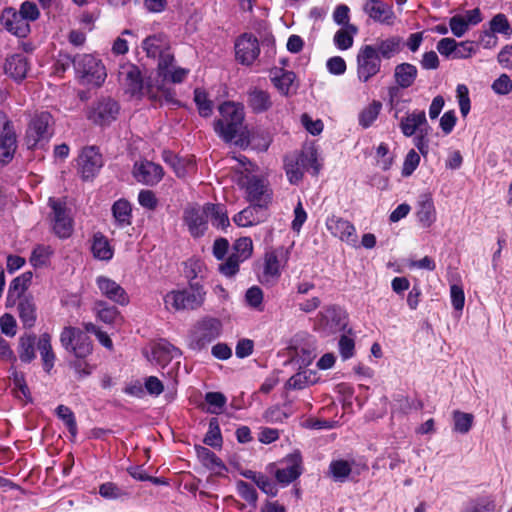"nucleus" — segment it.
<instances>
[{
  "label": "nucleus",
  "instance_id": "nucleus-1",
  "mask_svg": "<svg viewBox=\"0 0 512 512\" xmlns=\"http://www.w3.org/2000/svg\"><path fill=\"white\" fill-rule=\"evenodd\" d=\"M206 296L203 283L190 284L186 288L168 291L163 296L164 308L173 313L194 311L204 305Z\"/></svg>",
  "mask_w": 512,
  "mask_h": 512
},
{
  "label": "nucleus",
  "instance_id": "nucleus-2",
  "mask_svg": "<svg viewBox=\"0 0 512 512\" xmlns=\"http://www.w3.org/2000/svg\"><path fill=\"white\" fill-rule=\"evenodd\" d=\"M221 119L215 123V131L226 141L230 142L240 132L244 120V109L241 104L224 102L219 107Z\"/></svg>",
  "mask_w": 512,
  "mask_h": 512
},
{
  "label": "nucleus",
  "instance_id": "nucleus-3",
  "mask_svg": "<svg viewBox=\"0 0 512 512\" xmlns=\"http://www.w3.org/2000/svg\"><path fill=\"white\" fill-rule=\"evenodd\" d=\"M284 169L288 181L291 184H298L304 175V172L313 169L316 175L320 170L317 161V151L313 148H307L300 153L287 155L284 160Z\"/></svg>",
  "mask_w": 512,
  "mask_h": 512
},
{
  "label": "nucleus",
  "instance_id": "nucleus-4",
  "mask_svg": "<svg viewBox=\"0 0 512 512\" xmlns=\"http://www.w3.org/2000/svg\"><path fill=\"white\" fill-rule=\"evenodd\" d=\"M77 77L82 84L101 86L107 72L104 64L91 54H78L72 59Z\"/></svg>",
  "mask_w": 512,
  "mask_h": 512
},
{
  "label": "nucleus",
  "instance_id": "nucleus-5",
  "mask_svg": "<svg viewBox=\"0 0 512 512\" xmlns=\"http://www.w3.org/2000/svg\"><path fill=\"white\" fill-rule=\"evenodd\" d=\"M53 117L48 111L35 112L26 129L24 141L28 149H33L52 136Z\"/></svg>",
  "mask_w": 512,
  "mask_h": 512
},
{
  "label": "nucleus",
  "instance_id": "nucleus-6",
  "mask_svg": "<svg viewBox=\"0 0 512 512\" xmlns=\"http://www.w3.org/2000/svg\"><path fill=\"white\" fill-rule=\"evenodd\" d=\"M60 343L76 359H85L93 352V343L90 337L76 327H64L60 334Z\"/></svg>",
  "mask_w": 512,
  "mask_h": 512
},
{
  "label": "nucleus",
  "instance_id": "nucleus-7",
  "mask_svg": "<svg viewBox=\"0 0 512 512\" xmlns=\"http://www.w3.org/2000/svg\"><path fill=\"white\" fill-rule=\"evenodd\" d=\"M222 331V324L216 318L206 317L198 321L188 336L190 349L199 351L217 339Z\"/></svg>",
  "mask_w": 512,
  "mask_h": 512
},
{
  "label": "nucleus",
  "instance_id": "nucleus-8",
  "mask_svg": "<svg viewBox=\"0 0 512 512\" xmlns=\"http://www.w3.org/2000/svg\"><path fill=\"white\" fill-rule=\"evenodd\" d=\"M382 60L377 56L373 45H362L356 55V75L360 83H367L380 73Z\"/></svg>",
  "mask_w": 512,
  "mask_h": 512
},
{
  "label": "nucleus",
  "instance_id": "nucleus-9",
  "mask_svg": "<svg viewBox=\"0 0 512 512\" xmlns=\"http://www.w3.org/2000/svg\"><path fill=\"white\" fill-rule=\"evenodd\" d=\"M287 261L288 253L282 247L266 251L261 264L260 282L264 284L276 283Z\"/></svg>",
  "mask_w": 512,
  "mask_h": 512
},
{
  "label": "nucleus",
  "instance_id": "nucleus-10",
  "mask_svg": "<svg viewBox=\"0 0 512 512\" xmlns=\"http://www.w3.org/2000/svg\"><path fill=\"white\" fill-rule=\"evenodd\" d=\"M325 226L327 231L335 238L351 247H358V235L356 228L349 220L332 214L326 218Z\"/></svg>",
  "mask_w": 512,
  "mask_h": 512
},
{
  "label": "nucleus",
  "instance_id": "nucleus-11",
  "mask_svg": "<svg viewBox=\"0 0 512 512\" xmlns=\"http://www.w3.org/2000/svg\"><path fill=\"white\" fill-rule=\"evenodd\" d=\"M235 58L245 66H251L260 55V45L252 33H243L235 41Z\"/></svg>",
  "mask_w": 512,
  "mask_h": 512
},
{
  "label": "nucleus",
  "instance_id": "nucleus-12",
  "mask_svg": "<svg viewBox=\"0 0 512 512\" xmlns=\"http://www.w3.org/2000/svg\"><path fill=\"white\" fill-rule=\"evenodd\" d=\"M247 200L258 207L267 208L272 201V190L268 183L261 178L252 176L245 183Z\"/></svg>",
  "mask_w": 512,
  "mask_h": 512
},
{
  "label": "nucleus",
  "instance_id": "nucleus-13",
  "mask_svg": "<svg viewBox=\"0 0 512 512\" xmlns=\"http://www.w3.org/2000/svg\"><path fill=\"white\" fill-rule=\"evenodd\" d=\"M362 10L370 20L381 25L392 26L396 21L393 6L382 0H365Z\"/></svg>",
  "mask_w": 512,
  "mask_h": 512
},
{
  "label": "nucleus",
  "instance_id": "nucleus-14",
  "mask_svg": "<svg viewBox=\"0 0 512 512\" xmlns=\"http://www.w3.org/2000/svg\"><path fill=\"white\" fill-rule=\"evenodd\" d=\"M49 205L52 209V229L61 239L69 238L73 233V220L65 206L53 199H49Z\"/></svg>",
  "mask_w": 512,
  "mask_h": 512
},
{
  "label": "nucleus",
  "instance_id": "nucleus-15",
  "mask_svg": "<svg viewBox=\"0 0 512 512\" xmlns=\"http://www.w3.org/2000/svg\"><path fill=\"white\" fill-rule=\"evenodd\" d=\"M281 468H278L274 476L277 482L282 486H288L290 483L299 478L303 472L302 457L299 452L287 455L281 461Z\"/></svg>",
  "mask_w": 512,
  "mask_h": 512
},
{
  "label": "nucleus",
  "instance_id": "nucleus-16",
  "mask_svg": "<svg viewBox=\"0 0 512 512\" xmlns=\"http://www.w3.org/2000/svg\"><path fill=\"white\" fill-rule=\"evenodd\" d=\"M183 220L190 234L197 238L207 230L206 204L203 207L189 206L184 210Z\"/></svg>",
  "mask_w": 512,
  "mask_h": 512
},
{
  "label": "nucleus",
  "instance_id": "nucleus-17",
  "mask_svg": "<svg viewBox=\"0 0 512 512\" xmlns=\"http://www.w3.org/2000/svg\"><path fill=\"white\" fill-rule=\"evenodd\" d=\"M133 176L139 183L154 186L162 180L164 171L159 164L142 160L134 164Z\"/></svg>",
  "mask_w": 512,
  "mask_h": 512
},
{
  "label": "nucleus",
  "instance_id": "nucleus-18",
  "mask_svg": "<svg viewBox=\"0 0 512 512\" xmlns=\"http://www.w3.org/2000/svg\"><path fill=\"white\" fill-rule=\"evenodd\" d=\"M118 113V103L111 98H103L92 107L88 117L96 124L106 125L114 121Z\"/></svg>",
  "mask_w": 512,
  "mask_h": 512
},
{
  "label": "nucleus",
  "instance_id": "nucleus-19",
  "mask_svg": "<svg viewBox=\"0 0 512 512\" xmlns=\"http://www.w3.org/2000/svg\"><path fill=\"white\" fill-rule=\"evenodd\" d=\"M103 165L102 155L94 146L86 147L79 156V166L83 178L89 179L99 172Z\"/></svg>",
  "mask_w": 512,
  "mask_h": 512
},
{
  "label": "nucleus",
  "instance_id": "nucleus-20",
  "mask_svg": "<svg viewBox=\"0 0 512 512\" xmlns=\"http://www.w3.org/2000/svg\"><path fill=\"white\" fill-rule=\"evenodd\" d=\"M96 285L101 294L109 300L122 306L129 303L126 291L116 281L106 276H98L96 278Z\"/></svg>",
  "mask_w": 512,
  "mask_h": 512
},
{
  "label": "nucleus",
  "instance_id": "nucleus-21",
  "mask_svg": "<svg viewBox=\"0 0 512 512\" xmlns=\"http://www.w3.org/2000/svg\"><path fill=\"white\" fill-rule=\"evenodd\" d=\"M399 127L406 137H412L423 130H430L426 113L423 110H414L408 113L401 119Z\"/></svg>",
  "mask_w": 512,
  "mask_h": 512
},
{
  "label": "nucleus",
  "instance_id": "nucleus-22",
  "mask_svg": "<svg viewBox=\"0 0 512 512\" xmlns=\"http://www.w3.org/2000/svg\"><path fill=\"white\" fill-rule=\"evenodd\" d=\"M119 81L124 86L126 93L134 96L139 94L143 88V80L140 70L133 64L121 66L119 70Z\"/></svg>",
  "mask_w": 512,
  "mask_h": 512
},
{
  "label": "nucleus",
  "instance_id": "nucleus-23",
  "mask_svg": "<svg viewBox=\"0 0 512 512\" xmlns=\"http://www.w3.org/2000/svg\"><path fill=\"white\" fill-rule=\"evenodd\" d=\"M372 45L381 60H390L401 52L404 42L400 36L392 35L387 38L377 39L375 44Z\"/></svg>",
  "mask_w": 512,
  "mask_h": 512
},
{
  "label": "nucleus",
  "instance_id": "nucleus-24",
  "mask_svg": "<svg viewBox=\"0 0 512 512\" xmlns=\"http://www.w3.org/2000/svg\"><path fill=\"white\" fill-rule=\"evenodd\" d=\"M18 141L15 127L11 121L2 125V165L9 163L17 150Z\"/></svg>",
  "mask_w": 512,
  "mask_h": 512
},
{
  "label": "nucleus",
  "instance_id": "nucleus-25",
  "mask_svg": "<svg viewBox=\"0 0 512 512\" xmlns=\"http://www.w3.org/2000/svg\"><path fill=\"white\" fill-rule=\"evenodd\" d=\"M2 18H5V28L11 34L24 38L30 33V24L13 8H6Z\"/></svg>",
  "mask_w": 512,
  "mask_h": 512
},
{
  "label": "nucleus",
  "instance_id": "nucleus-26",
  "mask_svg": "<svg viewBox=\"0 0 512 512\" xmlns=\"http://www.w3.org/2000/svg\"><path fill=\"white\" fill-rule=\"evenodd\" d=\"M183 275L188 281V285L202 283L207 276V267L205 263L197 258H190L183 263Z\"/></svg>",
  "mask_w": 512,
  "mask_h": 512
},
{
  "label": "nucleus",
  "instance_id": "nucleus-27",
  "mask_svg": "<svg viewBox=\"0 0 512 512\" xmlns=\"http://www.w3.org/2000/svg\"><path fill=\"white\" fill-rule=\"evenodd\" d=\"M418 75L415 65L410 63H401L394 68V80L398 88L406 89L411 87Z\"/></svg>",
  "mask_w": 512,
  "mask_h": 512
},
{
  "label": "nucleus",
  "instance_id": "nucleus-28",
  "mask_svg": "<svg viewBox=\"0 0 512 512\" xmlns=\"http://www.w3.org/2000/svg\"><path fill=\"white\" fill-rule=\"evenodd\" d=\"M417 219L420 224L428 228L436 221V210L431 196L423 195L417 204Z\"/></svg>",
  "mask_w": 512,
  "mask_h": 512
},
{
  "label": "nucleus",
  "instance_id": "nucleus-29",
  "mask_svg": "<svg viewBox=\"0 0 512 512\" xmlns=\"http://www.w3.org/2000/svg\"><path fill=\"white\" fill-rule=\"evenodd\" d=\"M496 500L491 495H481L467 500L460 512H496Z\"/></svg>",
  "mask_w": 512,
  "mask_h": 512
},
{
  "label": "nucleus",
  "instance_id": "nucleus-30",
  "mask_svg": "<svg viewBox=\"0 0 512 512\" xmlns=\"http://www.w3.org/2000/svg\"><path fill=\"white\" fill-rule=\"evenodd\" d=\"M180 355V350L165 340L159 341L152 349V359L161 366H165Z\"/></svg>",
  "mask_w": 512,
  "mask_h": 512
},
{
  "label": "nucleus",
  "instance_id": "nucleus-31",
  "mask_svg": "<svg viewBox=\"0 0 512 512\" xmlns=\"http://www.w3.org/2000/svg\"><path fill=\"white\" fill-rule=\"evenodd\" d=\"M270 78L273 85L282 95H288L294 84L296 75L292 71L275 67L270 70Z\"/></svg>",
  "mask_w": 512,
  "mask_h": 512
},
{
  "label": "nucleus",
  "instance_id": "nucleus-32",
  "mask_svg": "<svg viewBox=\"0 0 512 512\" xmlns=\"http://www.w3.org/2000/svg\"><path fill=\"white\" fill-rule=\"evenodd\" d=\"M32 280V273L31 272H25L21 274L20 276L16 277L10 284L7 299H6V306H13L17 300L22 299L21 296L26 291L29 283Z\"/></svg>",
  "mask_w": 512,
  "mask_h": 512
},
{
  "label": "nucleus",
  "instance_id": "nucleus-33",
  "mask_svg": "<svg viewBox=\"0 0 512 512\" xmlns=\"http://www.w3.org/2000/svg\"><path fill=\"white\" fill-rule=\"evenodd\" d=\"M261 209L262 207H258L252 204L238 212L233 217V221L239 227H250L257 225L263 220Z\"/></svg>",
  "mask_w": 512,
  "mask_h": 512
},
{
  "label": "nucleus",
  "instance_id": "nucleus-34",
  "mask_svg": "<svg viewBox=\"0 0 512 512\" xmlns=\"http://www.w3.org/2000/svg\"><path fill=\"white\" fill-rule=\"evenodd\" d=\"M37 349L40 353L43 368L46 372H50L54 367L56 355L51 344V336L48 333L40 335L37 342Z\"/></svg>",
  "mask_w": 512,
  "mask_h": 512
},
{
  "label": "nucleus",
  "instance_id": "nucleus-35",
  "mask_svg": "<svg viewBox=\"0 0 512 512\" xmlns=\"http://www.w3.org/2000/svg\"><path fill=\"white\" fill-rule=\"evenodd\" d=\"M247 103L255 113L265 112L272 106L270 94L258 88L251 89L248 92Z\"/></svg>",
  "mask_w": 512,
  "mask_h": 512
},
{
  "label": "nucleus",
  "instance_id": "nucleus-36",
  "mask_svg": "<svg viewBox=\"0 0 512 512\" xmlns=\"http://www.w3.org/2000/svg\"><path fill=\"white\" fill-rule=\"evenodd\" d=\"M142 48L148 57L157 58V56L169 48V42L165 35L154 34L143 40Z\"/></svg>",
  "mask_w": 512,
  "mask_h": 512
},
{
  "label": "nucleus",
  "instance_id": "nucleus-37",
  "mask_svg": "<svg viewBox=\"0 0 512 512\" xmlns=\"http://www.w3.org/2000/svg\"><path fill=\"white\" fill-rule=\"evenodd\" d=\"M94 311L97 319L108 325H118L122 322V316L115 306L104 301L95 303Z\"/></svg>",
  "mask_w": 512,
  "mask_h": 512
},
{
  "label": "nucleus",
  "instance_id": "nucleus-38",
  "mask_svg": "<svg viewBox=\"0 0 512 512\" xmlns=\"http://www.w3.org/2000/svg\"><path fill=\"white\" fill-rule=\"evenodd\" d=\"M28 69L26 57L22 54H15L7 58L5 73L15 80L25 78Z\"/></svg>",
  "mask_w": 512,
  "mask_h": 512
},
{
  "label": "nucleus",
  "instance_id": "nucleus-39",
  "mask_svg": "<svg viewBox=\"0 0 512 512\" xmlns=\"http://www.w3.org/2000/svg\"><path fill=\"white\" fill-rule=\"evenodd\" d=\"M353 461L336 459L329 464L328 474L334 482L344 483L349 479L352 472Z\"/></svg>",
  "mask_w": 512,
  "mask_h": 512
},
{
  "label": "nucleus",
  "instance_id": "nucleus-40",
  "mask_svg": "<svg viewBox=\"0 0 512 512\" xmlns=\"http://www.w3.org/2000/svg\"><path fill=\"white\" fill-rule=\"evenodd\" d=\"M91 251L96 259L108 261L113 257V248L108 239L101 233L93 235Z\"/></svg>",
  "mask_w": 512,
  "mask_h": 512
},
{
  "label": "nucleus",
  "instance_id": "nucleus-41",
  "mask_svg": "<svg viewBox=\"0 0 512 512\" xmlns=\"http://www.w3.org/2000/svg\"><path fill=\"white\" fill-rule=\"evenodd\" d=\"M358 34L356 25H347L336 31L333 42L339 50H348L353 46L354 37Z\"/></svg>",
  "mask_w": 512,
  "mask_h": 512
},
{
  "label": "nucleus",
  "instance_id": "nucleus-42",
  "mask_svg": "<svg viewBox=\"0 0 512 512\" xmlns=\"http://www.w3.org/2000/svg\"><path fill=\"white\" fill-rule=\"evenodd\" d=\"M10 385L15 396L28 403L32 401L30 390L25 382L24 375L16 370H13L9 376Z\"/></svg>",
  "mask_w": 512,
  "mask_h": 512
},
{
  "label": "nucleus",
  "instance_id": "nucleus-43",
  "mask_svg": "<svg viewBox=\"0 0 512 512\" xmlns=\"http://www.w3.org/2000/svg\"><path fill=\"white\" fill-rule=\"evenodd\" d=\"M112 213L118 226L125 227L131 224L132 208L127 200H117L112 206Z\"/></svg>",
  "mask_w": 512,
  "mask_h": 512
},
{
  "label": "nucleus",
  "instance_id": "nucleus-44",
  "mask_svg": "<svg viewBox=\"0 0 512 512\" xmlns=\"http://www.w3.org/2000/svg\"><path fill=\"white\" fill-rule=\"evenodd\" d=\"M206 212L207 218L211 220L213 226L222 229L229 226V218L222 205L207 203Z\"/></svg>",
  "mask_w": 512,
  "mask_h": 512
},
{
  "label": "nucleus",
  "instance_id": "nucleus-45",
  "mask_svg": "<svg viewBox=\"0 0 512 512\" xmlns=\"http://www.w3.org/2000/svg\"><path fill=\"white\" fill-rule=\"evenodd\" d=\"M19 317L25 327H32L36 320L35 304L29 298H22L18 303Z\"/></svg>",
  "mask_w": 512,
  "mask_h": 512
},
{
  "label": "nucleus",
  "instance_id": "nucleus-46",
  "mask_svg": "<svg viewBox=\"0 0 512 512\" xmlns=\"http://www.w3.org/2000/svg\"><path fill=\"white\" fill-rule=\"evenodd\" d=\"M165 161L170 163L178 177H185L195 169L194 160L191 158H179L170 154L169 157H165Z\"/></svg>",
  "mask_w": 512,
  "mask_h": 512
},
{
  "label": "nucleus",
  "instance_id": "nucleus-47",
  "mask_svg": "<svg viewBox=\"0 0 512 512\" xmlns=\"http://www.w3.org/2000/svg\"><path fill=\"white\" fill-rule=\"evenodd\" d=\"M382 104L380 101L374 100L366 106L359 114V124L363 128L370 127L378 118Z\"/></svg>",
  "mask_w": 512,
  "mask_h": 512
},
{
  "label": "nucleus",
  "instance_id": "nucleus-48",
  "mask_svg": "<svg viewBox=\"0 0 512 512\" xmlns=\"http://www.w3.org/2000/svg\"><path fill=\"white\" fill-rule=\"evenodd\" d=\"M490 31L504 35L506 38L512 36V27L505 14L498 13L490 21Z\"/></svg>",
  "mask_w": 512,
  "mask_h": 512
},
{
  "label": "nucleus",
  "instance_id": "nucleus-49",
  "mask_svg": "<svg viewBox=\"0 0 512 512\" xmlns=\"http://www.w3.org/2000/svg\"><path fill=\"white\" fill-rule=\"evenodd\" d=\"M253 252V243L251 238L242 237L235 241L233 245V252L231 253L241 261L247 260Z\"/></svg>",
  "mask_w": 512,
  "mask_h": 512
},
{
  "label": "nucleus",
  "instance_id": "nucleus-50",
  "mask_svg": "<svg viewBox=\"0 0 512 512\" xmlns=\"http://www.w3.org/2000/svg\"><path fill=\"white\" fill-rule=\"evenodd\" d=\"M263 299V291L258 286L250 287L245 293L246 304L250 308L259 312H262L264 310Z\"/></svg>",
  "mask_w": 512,
  "mask_h": 512
},
{
  "label": "nucleus",
  "instance_id": "nucleus-51",
  "mask_svg": "<svg viewBox=\"0 0 512 512\" xmlns=\"http://www.w3.org/2000/svg\"><path fill=\"white\" fill-rule=\"evenodd\" d=\"M453 420H454V430L461 434H466L470 431L474 417L470 413H465L461 411L453 412Z\"/></svg>",
  "mask_w": 512,
  "mask_h": 512
},
{
  "label": "nucleus",
  "instance_id": "nucleus-52",
  "mask_svg": "<svg viewBox=\"0 0 512 512\" xmlns=\"http://www.w3.org/2000/svg\"><path fill=\"white\" fill-rule=\"evenodd\" d=\"M194 101L197 105L199 114L203 117H209L213 112V103L208 99L207 93L202 89H195Z\"/></svg>",
  "mask_w": 512,
  "mask_h": 512
},
{
  "label": "nucleus",
  "instance_id": "nucleus-53",
  "mask_svg": "<svg viewBox=\"0 0 512 512\" xmlns=\"http://www.w3.org/2000/svg\"><path fill=\"white\" fill-rule=\"evenodd\" d=\"M205 401L209 405V413L220 414L226 405L227 399L221 392H208L205 395Z\"/></svg>",
  "mask_w": 512,
  "mask_h": 512
},
{
  "label": "nucleus",
  "instance_id": "nucleus-54",
  "mask_svg": "<svg viewBox=\"0 0 512 512\" xmlns=\"http://www.w3.org/2000/svg\"><path fill=\"white\" fill-rule=\"evenodd\" d=\"M204 443L211 447L221 446L222 436L217 419L210 420L208 431L204 437Z\"/></svg>",
  "mask_w": 512,
  "mask_h": 512
},
{
  "label": "nucleus",
  "instance_id": "nucleus-55",
  "mask_svg": "<svg viewBox=\"0 0 512 512\" xmlns=\"http://www.w3.org/2000/svg\"><path fill=\"white\" fill-rule=\"evenodd\" d=\"M34 337H21L19 342V357L23 362H30L35 358Z\"/></svg>",
  "mask_w": 512,
  "mask_h": 512
},
{
  "label": "nucleus",
  "instance_id": "nucleus-56",
  "mask_svg": "<svg viewBox=\"0 0 512 512\" xmlns=\"http://www.w3.org/2000/svg\"><path fill=\"white\" fill-rule=\"evenodd\" d=\"M57 416L65 423L69 432L75 436L77 434V424L72 410L64 405H59L56 409Z\"/></svg>",
  "mask_w": 512,
  "mask_h": 512
},
{
  "label": "nucleus",
  "instance_id": "nucleus-57",
  "mask_svg": "<svg viewBox=\"0 0 512 512\" xmlns=\"http://www.w3.org/2000/svg\"><path fill=\"white\" fill-rule=\"evenodd\" d=\"M456 96L461 115L466 117L469 114L471 108L468 87L465 84H458L456 88Z\"/></svg>",
  "mask_w": 512,
  "mask_h": 512
},
{
  "label": "nucleus",
  "instance_id": "nucleus-58",
  "mask_svg": "<svg viewBox=\"0 0 512 512\" xmlns=\"http://www.w3.org/2000/svg\"><path fill=\"white\" fill-rule=\"evenodd\" d=\"M236 488L239 496L242 499H244L249 504H252L254 506L256 505L258 495L253 486H251L249 483L245 481L240 480L237 482Z\"/></svg>",
  "mask_w": 512,
  "mask_h": 512
},
{
  "label": "nucleus",
  "instance_id": "nucleus-59",
  "mask_svg": "<svg viewBox=\"0 0 512 512\" xmlns=\"http://www.w3.org/2000/svg\"><path fill=\"white\" fill-rule=\"evenodd\" d=\"M420 163V155L414 149H411L405 156L402 166V176L408 177L413 174Z\"/></svg>",
  "mask_w": 512,
  "mask_h": 512
},
{
  "label": "nucleus",
  "instance_id": "nucleus-60",
  "mask_svg": "<svg viewBox=\"0 0 512 512\" xmlns=\"http://www.w3.org/2000/svg\"><path fill=\"white\" fill-rule=\"evenodd\" d=\"M52 251L49 246H37L31 254L30 262L33 266H43L49 260Z\"/></svg>",
  "mask_w": 512,
  "mask_h": 512
},
{
  "label": "nucleus",
  "instance_id": "nucleus-61",
  "mask_svg": "<svg viewBox=\"0 0 512 512\" xmlns=\"http://www.w3.org/2000/svg\"><path fill=\"white\" fill-rule=\"evenodd\" d=\"M242 262L243 261L230 254L226 261L219 265V272L225 277H233L238 273L239 266Z\"/></svg>",
  "mask_w": 512,
  "mask_h": 512
},
{
  "label": "nucleus",
  "instance_id": "nucleus-62",
  "mask_svg": "<svg viewBox=\"0 0 512 512\" xmlns=\"http://www.w3.org/2000/svg\"><path fill=\"white\" fill-rule=\"evenodd\" d=\"M159 59L158 62V70L159 74L164 78L167 79L168 75L170 73V70L173 68L172 63L174 61V56L170 52L169 48L165 50L163 53H161L159 56H157Z\"/></svg>",
  "mask_w": 512,
  "mask_h": 512
},
{
  "label": "nucleus",
  "instance_id": "nucleus-63",
  "mask_svg": "<svg viewBox=\"0 0 512 512\" xmlns=\"http://www.w3.org/2000/svg\"><path fill=\"white\" fill-rule=\"evenodd\" d=\"M18 12L29 24L30 22L37 20L40 16L37 5L32 1H24Z\"/></svg>",
  "mask_w": 512,
  "mask_h": 512
},
{
  "label": "nucleus",
  "instance_id": "nucleus-64",
  "mask_svg": "<svg viewBox=\"0 0 512 512\" xmlns=\"http://www.w3.org/2000/svg\"><path fill=\"white\" fill-rule=\"evenodd\" d=\"M492 90L498 95H507L512 91V80L507 74H502L492 83Z\"/></svg>",
  "mask_w": 512,
  "mask_h": 512
}]
</instances>
